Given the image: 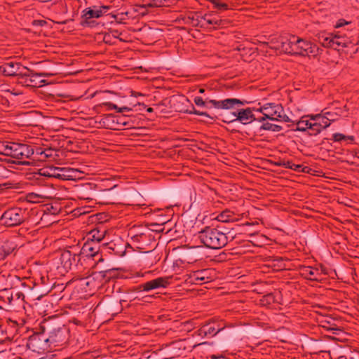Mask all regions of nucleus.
<instances>
[{
	"label": "nucleus",
	"mask_w": 359,
	"mask_h": 359,
	"mask_svg": "<svg viewBox=\"0 0 359 359\" xmlns=\"http://www.w3.org/2000/svg\"><path fill=\"white\" fill-rule=\"evenodd\" d=\"M34 149V154L33 159L41 161H45L46 159L49 158L53 157L55 150L53 149L52 148H43L39 146H35Z\"/></svg>",
	"instance_id": "nucleus-20"
},
{
	"label": "nucleus",
	"mask_w": 359,
	"mask_h": 359,
	"mask_svg": "<svg viewBox=\"0 0 359 359\" xmlns=\"http://www.w3.org/2000/svg\"><path fill=\"white\" fill-rule=\"evenodd\" d=\"M310 118L311 121H316L317 123H319V126L323 130L330 126V122L327 121L323 113L315 115H310Z\"/></svg>",
	"instance_id": "nucleus-31"
},
{
	"label": "nucleus",
	"mask_w": 359,
	"mask_h": 359,
	"mask_svg": "<svg viewBox=\"0 0 359 359\" xmlns=\"http://www.w3.org/2000/svg\"><path fill=\"white\" fill-rule=\"evenodd\" d=\"M104 104L109 109H116L118 113L128 112L133 110L132 108L128 107H118L117 105L110 102H105Z\"/></svg>",
	"instance_id": "nucleus-41"
},
{
	"label": "nucleus",
	"mask_w": 359,
	"mask_h": 359,
	"mask_svg": "<svg viewBox=\"0 0 359 359\" xmlns=\"http://www.w3.org/2000/svg\"><path fill=\"white\" fill-rule=\"evenodd\" d=\"M35 146H30L26 144H21L20 159L29 158L34 157Z\"/></svg>",
	"instance_id": "nucleus-30"
},
{
	"label": "nucleus",
	"mask_w": 359,
	"mask_h": 359,
	"mask_svg": "<svg viewBox=\"0 0 359 359\" xmlns=\"http://www.w3.org/2000/svg\"><path fill=\"white\" fill-rule=\"evenodd\" d=\"M17 245L11 241H5L0 246V262L11 255L16 249Z\"/></svg>",
	"instance_id": "nucleus-23"
},
{
	"label": "nucleus",
	"mask_w": 359,
	"mask_h": 359,
	"mask_svg": "<svg viewBox=\"0 0 359 359\" xmlns=\"http://www.w3.org/2000/svg\"><path fill=\"white\" fill-rule=\"evenodd\" d=\"M21 143L12 142L11 144L10 156L12 158L20 159Z\"/></svg>",
	"instance_id": "nucleus-39"
},
{
	"label": "nucleus",
	"mask_w": 359,
	"mask_h": 359,
	"mask_svg": "<svg viewBox=\"0 0 359 359\" xmlns=\"http://www.w3.org/2000/svg\"><path fill=\"white\" fill-rule=\"evenodd\" d=\"M254 110L255 107L238 109L236 111L231 113L232 119L223 120V121L225 123L239 121L243 125L251 123L256 120V117L253 114Z\"/></svg>",
	"instance_id": "nucleus-9"
},
{
	"label": "nucleus",
	"mask_w": 359,
	"mask_h": 359,
	"mask_svg": "<svg viewBox=\"0 0 359 359\" xmlns=\"http://www.w3.org/2000/svg\"><path fill=\"white\" fill-rule=\"evenodd\" d=\"M43 196L35 193H29L27 195V201L29 203H38L42 202Z\"/></svg>",
	"instance_id": "nucleus-47"
},
{
	"label": "nucleus",
	"mask_w": 359,
	"mask_h": 359,
	"mask_svg": "<svg viewBox=\"0 0 359 359\" xmlns=\"http://www.w3.org/2000/svg\"><path fill=\"white\" fill-rule=\"evenodd\" d=\"M40 337V335H34L30 337L29 339V345H32L33 347L36 346L37 341H39L41 339Z\"/></svg>",
	"instance_id": "nucleus-53"
},
{
	"label": "nucleus",
	"mask_w": 359,
	"mask_h": 359,
	"mask_svg": "<svg viewBox=\"0 0 359 359\" xmlns=\"http://www.w3.org/2000/svg\"><path fill=\"white\" fill-rule=\"evenodd\" d=\"M194 102L198 107H206L207 108H216L229 109L234 107L235 104H244V102L236 98H228L221 101L210 100L205 98L203 100L201 97H195Z\"/></svg>",
	"instance_id": "nucleus-6"
},
{
	"label": "nucleus",
	"mask_w": 359,
	"mask_h": 359,
	"mask_svg": "<svg viewBox=\"0 0 359 359\" xmlns=\"http://www.w3.org/2000/svg\"><path fill=\"white\" fill-rule=\"evenodd\" d=\"M198 260L196 257H191L189 254H185L182 258L176 260V264H194Z\"/></svg>",
	"instance_id": "nucleus-42"
},
{
	"label": "nucleus",
	"mask_w": 359,
	"mask_h": 359,
	"mask_svg": "<svg viewBox=\"0 0 359 359\" xmlns=\"http://www.w3.org/2000/svg\"><path fill=\"white\" fill-rule=\"evenodd\" d=\"M170 277H158L139 285L135 291L149 292L158 288H166L170 284Z\"/></svg>",
	"instance_id": "nucleus-12"
},
{
	"label": "nucleus",
	"mask_w": 359,
	"mask_h": 359,
	"mask_svg": "<svg viewBox=\"0 0 359 359\" xmlns=\"http://www.w3.org/2000/svg\"><path fill=\"white\" fill-rule=\"evenodd\" d=\"M60 180H75L77 178H80L81 172L76 169L71 168H61Z\"/></svg>",
	"instance_id": "nucleus-26"
},
{
	"label": "nucleus",
	"mask_w": 359,
	"mask_h": 359,
	"mask_svg": "<svg viewBox=\"0 0 359 359\" xmlns=\"http://www.w3.org/2000/svg\"><path fill=\"white\" fill-rule=\"evenodd\" d=\"M104 283H95L94 280L90 277L83 278L79 280L76 283V286L79 287L81 290L85 292L91 291Z\"/></svg>",
	"instance_id": "nucleus-24"
},
{
	"label": "nucleus",
	"mask_w": 359,
	"mask_h": 359,
	"mask_svg": "<svg viewBox=\"0 0 359 359\" xmlns=\"http://www.w3.org/2000/svg\"><path fill=\"white\" fill-rule=\"evenodd\" d=\"M146 236L144 233H141L140 235H135L132 237V239L135 242H139L141 239L145 238Z\"/></svg>",
	"instance_id": "nucleus-56"
},
{
	"label": "nucleus",
	"mask_w": 359,
	"mask_h": 359,
	"mask_svg": "<svg viewBox=\"0 0 359 359\" xmlns=\"http://www.w3.org/2000/svg\"><path fill=\"white\" fill-rule=\"evenodd\" d=\"M323 323L324 325H323V327L328 330H340L336 325L332 324L330 321L325 320Z\"/></svg>",
	"instance_id": "nucleus-50"
},
{
	"label": "nucleus",
	"mask_w": 359,
	"mask_h": 359,
	"mask_svg": "<svg viewBox=\"0 0 359 359\" xmlns=\"http://www.w3.org/2000/svg\"><path fill=\"white\" fill-rule=\"evenodd\" d=\"M222 25H224V21L213 17L211 13L201 15L200 28L211 29Z\"/></svg>",
	"instance_id": "nucleus-17"
},
{
	"label": "nucleus",
	"mask_w": 359,
	"mask_h": 359,
	"mask_svg": "<svg viewBox=\"0 0 359 359\" xmlns=\"http://www.w3.org/2000/svg\"><path fill=\"white\" fill-rule=\"evenodd\" d=\"M110 9L109 6H93L83 10L80 25L82 27H93L96 25L95 18L104 15Z\"/></svg>",
	"instance_id": "nucleus-4"
},
{
	"label": "nucleus",
	"mask_w": 359,
	"mask_h": 359,
	"mask_svg": "<svg viewBox=\"0 0 359 359\" xmlns=\"http://www.w3.org/2000/svg\"><path fill=\"white\" fill-rule=\"evenodd\" d=\"M311 126L309 130V134L310 135H317L319 134L323 129L319 126V123H317L316 121L311 120Z\"/></svg>",
	"instance_id": "nucleus-46"
},
{
	"label": "nucleus",
	"mask_w": 359,
	"mask_h": 359,
	"mask_svg": "<svg viewBox=\"0 0 359 359\" xmlns=\"http://www.w3.org/2000/svg\"><path fill=\"white\" fill-rule=\"evenodd\" d=\"M60 209L57 208V207L53 205L50 207H47L46 209L43 210L41 219H46V217H48L50 215H56L60 212Z\"/></svg>",
	"instance_id": "nucleus-44"
},
{
	"label": "nucleus",
	"mask_w": 359,
	"mask_h": 359,
	"mask_svg": "<svg viewBox=\"0 0 359 359\" xmlns=\"http://www.w3.org/2000/svg\"><path fill=\"white\" fill-rule=\"evenodd\" d=\"M115 118L118 125L126 126L128 128L133 127V121L126 115L117 116Z\"/></svg>",
	"instance_id": "nucleus-37"
},
{
	"label": "nucleus",
	"mask_w": 359,
	"mask_h": 359,
	"mask_svg": "<svg viewBox=\"0 0 359 359\" xmlns=\"http://www.w3.org/2000/svg\"><path fill=\"white\" fill-rule=\"evenodd\" d=\"M334 41H332V48L339 50L344 48H348L354 45L350 37L345 34H334Z\"/></svg>",
	"instance_id": "nucleus-19"
},
{
	"label": "nucleus",
	"mask_w": 359,
	"mask_h": 359,
	"mask_svg": "<svg viewBox=\"0 0 359 359\" xmlns=\"http://www.w3.org/2000/svg\"><path fill=\"white\" fill-rule=\"evenodd\" d=\"M43 332H47V337H43L45 343L50 348L66 346L69 340V329L64 325H52L50 322H44L41 326Z\"/></svg>",
	"instance_id": "nucleus-1"
},
{
	"label": "nucleus",
	"mask_w": 359,
	"mask_h": 359,
	"mask_svg": "<svg viewBox=\"0 0 359 359\" xmlns=\"http://www.w3.org/2000/svg\"><path fill=\"white\" fill-rule=\"evenodd\" d=\"M94 275L96 278H101L102 281L107 283L112 279L117 278L119 276V273L117 269H102L97 273H95Z\"/></svg>",
	"instance_id": "nucleus-22"
},
{
	"label": "nucleus",
	"mask_w": 359,
	"mask_h": 359,
	"mask_svg": "<svg viewBox=\"0 0 359 359\" xmlns=\"http://www.w3.org/2000/svg\"><path fill=\"white\" fill-rule=\"evenodd\" d=\"M332 140L334 142H340L341 140H346V136L341 133H334L332 135Z\"/></svg>",
	"instance_id": "nucleus-52"
},
{
	"label": "nucleus",
	"mask_w": 359,
	"mask_h": 359,
	"mask_svg": "<svg viewBox=\"0 0 359 359\" xmlns=\"http://www.w3.org/2000/svg\"><path fill=\"white\" fill-rule=\"evenodd\" d=\"M268 119L266 116L263 115V116H261L258 118H256V120L255 121H257L259 122H263V123H265L264 121Z\"/></svg>",
	"instance_id": "nucleus-60"
},
{
	"label": "nucleus",
	"mask_w": 359,
	"mask_h": 359,
	"mask_svg": "<svg viewBox=\"0 0 359 359\" xmlns=\"http://www.w3.org/2000/svg\"><path fill=\"white\" fill-rule=\"evenodd\" d=\"M29 211L27 208L20 207L8 208L4 211L0 217L1 224L6 227L20 226L29 218Z\"/></svg>",
	"instance_id": "nucleus-3"
},
{
	"label": "nucleus",
	"mask_w": 359,
	"mask_h": 359,
	"mask_svg": "<svg viewBox=\"0 0 359 359\" xmlns=\"http://www.w3.org/2000/svg\"><path fill=\"white\" fill-rule=\"evenodd\" d=\"M300 274L304 278L313 280L320 281L322 275L327 274L326 268L322 264L317 266H303L300 268Z\"/></svg>",
	"instance_id": "nucleus-10"
},
{
	"label": "nucleus",
	"mask_w": 359,
	"mask_h": 359,
	"mask_svg": "<svg viewBox=\"0 0 359 359\" xmlns=\"http://www.w3.org/2000/svg\"><path fill=\"white\" fill-rule=\"evenodd\" d=\"M197 237L202 244L210 249H221L228 243L226 233L217 228L206 226L198 233Z\"/></svg>",
	"instance_id": "nucleus-2"
},
{
	"label": "nucleus",
	"mask_w": 359,
	"mask_h": 359,
	"mask_svg": "<svg viewBox=\"0 0 359 359\" xmlns=\"http://www.w3.org/2000/svg\"><path fill=\"white\" fill-rule=\"evenodd\" d=\"M308 118H310V115L304 116L299 121H296L295 125L297 127L294 130L301 132L309 130L311 119L309 120Z\"/></svg>",
	"instance_id": "nucleus-29"
},
{
	"label": "nucleus",
	"mask_w": 359,
	"mask_h": 359,
	"mask_svg": "<svg viewBox=\"0 0 359 359\" xmlns=\"http://www.w3.org/2000/svg\"><path fill=\"white\" fill-rule=\"evenodd\" d=\"M212 8L218 12H222L229 9V5L220 0H210Z\"/></svg>",
	"instance_id": "nucleus-38"
},
{
	"label": "nucleus",
	"mask_w": 359,
	"mask_h": 359,
	"mask_svg": "<svg viewBox=\"0 0 359 359\" xmlns=\"http://www.w3.org/2000/svg\"><path fill=\"white\" fill-rule=\"evenodd\" d=\"M215 276V270L212 268H207L192 271L189 275L187 280L194 284L202 285L212 281Z\"/></svg>",
	"instance_id": "nucleus-7"
},
{
	"label": "nucleus",
	"mask_w": 359,
	"mask_h": 359,
	"mask_svg": "<svg viewBox=\"0 0 359 359\" xmlns=\"http://www.w3.org/2000/svg\"><path fill=\"white\" fill-rule=\"evenodd\" d=\"M140 6L147 9L154 8L152 0H142V4H140Z\"/></svg>",
	"instance_id": "nucleus-54"
},
{
	"label": "nucleus",
	"mask_w": 359,
	"mask_h": 359,
	"mask_svg": "<svg viewBox=\"0 0 359 359\" xmlns=\"http://www.w3.org/2000/svg\"><path fill=\"white\" fill-rule=\"evenodd\" d=\"M225 328L224 325H219L215 322H209L202 325L196 332V334L201 337L211 338Z\"/></svg>",
	"instance_id": "nucleus-15"
},
{
	"label": "nucleus",
	"mask_w": 359,
	"mask_h": 359,
	"mask_svg": "<svg viewBox=\"0 0 359 359\" xmlns=\"http://www.w3.org/2000/svg\"><path fill=\"white\" fill-rule=\"evenodd\" d=\"M170 277H158L139 285L135 291L149 292L158 288H166L170 284Z\"/></svg>",
	"instance_id": "nucleus-13"
},
{
	"label": "nucleus",
	"mask_w": 359,
	"mask_h": 359,
	"mask_svg": "<svg viewBox=\"0 0 359 359\" xmlns=\"http://www.w3.org/2000/svg\"><path fill=\"white\" fill-rule=\"evenodd\" d=\"M12 142H0V154L9 156Z\"/></svg>",
	"instance_id": "nucleus-45"
},
{
	"label": "nucleus",
	"mask_w": 359,
	"mask_h": 359,
	"mask_svg": "<svg viewBox=\"0 0 359 359\" xmlns=\"http://www.w3.org/2000/svg\"><path fill=\"white\" fill-rule=\"evenodd\" d=\"M34 25H38V26H43L45 24H46V22L44 20H34L33 23Z\"/></svg>",
	"instance_id": "nucleus-58"
},
{
	"label": "nucleus",
	"mask_w": 359,
	"mask_h": 359,
	"mask_svg": "<svg viewBox=\"0 0 359 359\" xmlns=\"http://www.w3.org/2000/svg\"><path fill=\"white\" fill-rule=\"evenodd\" d=\"M79 255L72 253L69 250H65L61 252L60 261L65 270L71 269L72 266L79 260Z\"/></svg>",
	"instance_id": "nucleus-18"
},
{
	"label": "nucleus",
	"mask_w": 359,
	"mask_h": 359,
	"mask_svg": "<svg viewBox=\"0 0 359 359\" xmlns=\"http://www.w3.org/2000/svg\"><path fill=\"white\" fill-rule=\"evenodd\" d=\"M289 45L288 36H281L277 43L272 48L280 52L291 55L292 49H290L291 46H289Z\"/></svg>",
	"instance_id": "nucleus-28"
},
{
	"label": "nucleus",
	"mask_w": 359,
	"mask_h": 359,
	"mask_svg": "<svg viewBox=\"0 0 359 359\" xmlns=\"http://www.w3.org/2000/svg\"><path fill=\"white\" fill-rule=\"evenodd\" d=\"M278 121H283L284 122H290V118L287 115H283L281 114V117H280V119Z\"/></svg>",
	"instance_id": "nucleus-59"
},
{
	"label": "nucleus",
	"mask_w": 359,
	"mask_h": 359,
	"mask_svg": "<svg viewBox=\"0 0 359 359\" xmlns=\"http://www.w3.org/2000/svg\"><path fill=\"white\" fill-rule=\"evenodd\" d=\"M209 358L210 359H228L226 357H225L224 355H219V354H217V355H210L209 356Z\"/></svg>",
	"instance_id": "nucleus-57"
},
{
	"label": "nucleus",
	"mask_w": 359,
	"mask_h": 359,
	"mask_svg": "<svg viewBox=\"0 0 359 359\" xmlns=\"http://www.w3.org/2000/svg\"><path fill=\"white\" fill-rule=\"evenodd\" d=\"M254 111H258V112H260V113H262L263 114L262 106L261 107L258 108V109L255 108Z\"/></svg>",
	"instance_id": "nucleus-61"
},
{
	"label": "nucleus",
	"mask_w": 359,
	"mask_h": 359,
	"mask_svg": "<svg viewBox=\"0 0 359 359\" xmlns=\"http://www.w3.org/2000/svg\"><path fill=\"white\" fill-rule=\"evenodd\" d=\"M346 140L353 141L354 137L353 136H346Z\"/></svg>",
	"instance_id": "nucleus-62"
},
{
	"label": "nucleus",
	"mask_w": 359,
	"mask_h": 359,
	"mask_svg": "<svg viewBox=\"0 0 359 359\" xmlns=\"http://www.w3.org/2000/svg\"><path fill=\"white\" fill-rule=\"evenodd\" d=\"M280 296L279 292L276 293H268L266 295H264L262 297V299H261V302L263 305H269L271 304L276 301H278V298Z\"/></svg>",
	"instance_id": "nucleus-33"
},
{
	"label": "nucleus",
	"mask_w": 359,
	"mask_h": 359,
	"mask_svg": "<svg viewBox=\"0 0 359 359\" xmlns=\"http://www.w3.org/2000/svg\"><path fill=\"white\" fill-rule=\"evenodd\" d=\"M278 165L283 166L285 168H289L293 170L294 171H304L302 165L294 164L292 161H280V162L276 163Z\"/></svg>",
	"instance_id": "nucleus-34"
},
{
	"label": "nucleus",
	"mask_w": 359,
	"mask_h": 359,
	"mask_svg": "<svg viewBox=\"0 0 359 359\" xmlns=\"http://www.w3.org/2000/svg\"><path fill=\"white\" fill-rule=\"evenodd\" d=\"M350 23H351L350 22H348V21H346V20H344V19H339V20L337 22V23H336V25H335V26H334V27H335L336 28H339V27H343V26H344V25H348V24H350Z\"/></svg>",
	"instance_id": "nucleus-55"
},
{
	"label": "nucleus",
	"mask_w": 359,
	"mask_h": 359,
	"mask_svg": "<svg viewBox=\"0 0 359 359\" xmlns=\"http://www.w3.org/2000/svg\"><path fill=\"white\" fill-rule=\"evenodd\" d=\"M216 219L221 222H229L234 221V214L228 210H226L219 213Z\"/></svg>",
	"instance_id": "nucleus-32"
},
{
	"label": "nucleus",
	"mask_w": 359,
	"mask_h": 359,
	"mask_svg": "<svg viewBox=\"0 0 359 359\" xmlns=\"http://www.w3.org/2000/svg\"><path fill=\"white\" fill-rule=\"evenodd\" d=\"M101 247L98 243L86 241L81 248L79 255L83 259H92L93 261L92 267L97 266L100 263L104 262Z\"/></svg>",
	"instance_id": "nucleus-5"
},
{
	"label": "nucleus",
	"mask_w": 359,
	"mask_h": 359,
	"mask_svg": "<svg viewBox=\"0 0 359 359\" xmlns=\"http://www.w3.org/2000/svg\"><path fill=\"white\" fill-rule=\"evenodd\" d=\"M318 41L325 48H332V41H334V34L325 32H319L316 35Z\"/></svg>",
	"instance_id": "nucleus-27"
},
{
	"label": "nucleus",
	"mask_w": 359,
	"mask_h": 359,
	"mask_svg": "<svg viewBox=\"0 0 359 359\" xmlns=\"http://www.w3.org/2000/svg\"><path fill=\"white\" fill-rule=\"evenodd\" d=\"M322 113L325 116L327 121L330 122V125L332 122L335 121L339 116L337 112L327 111L326 109L322 111Z\"/></svg>",
	"instance_id": "nucleus-43"
},
{
	"label": "nucleus",
	"mask_w": 359,
	"mask_h": 359,
	"mask_svg": "<svg viewBox=\"0 0 359 359\" xmlns=\"http://www.w3.org/2000/svg\"><path fill=\"white\" fill-rule=\"evenodd\" d=\"M296 42V47H294L296 50L295 55L315 57L322 50L316 44L298 36Z\"/></svg>",
	"instance_id": "nucleus-8"
},
{
	"label": "nucleus",
	"mask_w": 359,
	"mask_h": 359,
	"mask_svg": "<svg viewBox=\"0 0 359 359\" xmlns=\"http://www.w3.org/2000/svg\"><path fill=\"white\" fill-rule=\"evenodd\" d=\"M8 324L9 325H18L15 321H13V320H11L8 321Z\"/></svg>",
	"instance_id": "nucleus-63"
},
{
	"label": "nucleus",
	"mask_w": 359,
	"mask_h": 359,
	"mask_svg": "<svg viewBox=\"0 0 359 359\" xmlns=\"http://www.w3.org/2000/svg\"><path fill=\"white\" fill-rule=\"evenodd\" d=\"M50 75V74L44 72L36 73L26 67L22 79H25V82L27 86L38 88L43 86L46 83V80L42 78Z\"/></svg>",
	"instance_id": "nucleus-11"
},
{
	"label": "nucleus",
	"mask_w": 359,
	"mask_h": 359,
	"mask_svg": "<svg viewBox=\"0 0 359 359\" xmlns=\"http://www.w3.org/2000/svg\"><path fill=\"white\" fill-rule=\"evenodd\" d=\"M263 115L271 121H278L284 109L280 104L266 103L262 106Z\"/></svg>",
	"instance_id": "nucleus-16"
},
{
	"label": "nucleus",
	"mask_w": 359,
	"mask_h": 359,
	"mask_svg": "<svg viewBox=\"0 0 359 359\" xmlns=\"http://www.w3.org/2000/svg\"><path fill=\"white\" fill-rule=\"evenodd\" d=\"M283 129L282 126L269 122L263 123L260 126V130H269L273 132H280Z\"/></svg>",
	"instance_id": "nucleus-40"
},
{
	"label": "nucleus",
	"mask_w": 359,
	"mask_h": 359,
	"mask_svg": "<svg viewBox=\"0 0 359 359\" xmlns=\"http://www.w3.org/2000/svg\"><path fill=\"white\" fill-rule=\"evenodd\" d=\"M201 12H189L183 18L185 24L192 27H200L201 20Z\"/></svg>",
	"instance_id": "nucleus-25"
},
{
	"label": "nucleus",
	"mask_w": 359,
	"mask_h": 359,
	"mask_svg": "<svg viewBox=\"0 0 359 359\" xmlns=\"http://www.w3.org/2000/svg\"><path fill=\"white\" fill-rule=\"evenodd\" d=\"M297 36H294V35H290L288 36V41H289V46H291V48L290 49H292V52H291V55H295V48L296 47V44H297Z\"/></svg>",
	"instance_id": "nucleus-48"
},
{
	"label": "nucleus",
	"mask_w": 359,
	"mask_h": 359,
	"mask_svg": "<svg viewBox=\"0 0 359 359\" xmlns=\"http://www.w3.org/2000/svg\"><path fill=\"white\" fill-rule=\"evenodd\" d=\"M188 113L190 114H196V115H198V116L210 117V116L208 115V114L207 112L198 111L195 109V107L194 106H192V110L189 111Z\"/></svg>",
	"instance_id": "nucleus-51"
},
{
	"label": "nucleus",
	"mask_w": 359,
	"mask_h": 359,
	"mask_svg": "<svg viewBox=\"0 0 359 359\" xmlns=\"http://www.w3.org/2000/svg\"><path fill=\"white\" fill-rule=\"evenodd\" d=\"M25 69L26 67L22 66L20 62L9 61L0 66V73L7 76H19L22 78Z\"/></svg>",
	"instance_id": "nucleus-14"
},
{
	"label": "nucleus",
	"mask_w": 359,
	"mask_h": 359,
	"mask_svg": "<svg viewBox=\"0 0 359 359\" xmlns=\"http://www.w3.org/2000/svg\"><path fill=\"white\" fill-rule=\"evenodd\" d=\"M208 342H202V343H199L196 345H195L194 346L196 347V346H201V345H204V344H208Z\"/></svg>",
	"instance_id": "nucleus-64"
},
{
	"label": "nucleus",
	"mask_w": 359,
	"mask_h": 359,
	"mask_svg": "<svg viewBox=\"0 0 359 359\" xmlns=\"http://www.w3.org/2000/svg\"><path fill=\"white\" fill-rule=\"evenodd\" d=\"M61 168L60 167H53L50 168L47 170H44L42 173L43 175L47 176L49 177H55L60 180V172H61Z\"/></svg>",
	"instance_id": "nucleus-36"
},
{
	"label": "nucleus",
	"mask_w": 359,
	"mask_h": 359,
	"mask_svg": "<svg viewBox=\"0 0 359 359\" xmlns=\"http://www.w3.org/2000/svg\"><path fill=\"white\" fill-rule=\"evenodd\" d=\"M25 295L22 292L13 291L11 292V296L8 297V303L13 304V302H18L19 304L24 302Z\"/></svg>",
	"instance_id": "nucleus-35"
},
{
	"label": "nucleus",
	"mask_w": 359,
	"mask_h": 359,
	"mask_svg": "<svg viewBox=\"0 0 359 359\" xmlns=\"http://www.w3.org/2000/svg\"><path fill=\"white\" fill-rule=\"evenodd\" d=\"M154 7L168 6L172 3V0H152Z\"/></svg>",
	"instance_id": "nucleus-49"
},
{
	"label": "nucleus",
	"mask_w": 359,
	"mask_h": 359,
	"mask_svg": "<svg viewBox=\"0 0 359 359\" xmlns=\"http://www.w3.org/2000/svg\"><path fill=\"white\" fill-rule=\"evenodd\" d=\"M107 229L103 226H98L92 229L87 235L86 241L93 243H100L104 238Z\"/></svg>",
	"instance_id": "nucleus-21"
}]
</instances>
